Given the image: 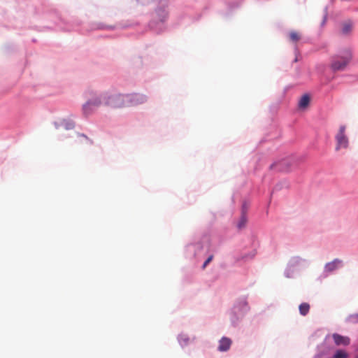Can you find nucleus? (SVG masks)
Instances as JSON below:
<instances>
[{"instance_id": "obj_14", "label": "nucleus", "mask_w": 358, "mask_h": 358, "mask_svg": "<svg viewBox=\"0 0 358 358\" xmlns=\"http://www.w3.org/2000/svg\"><path fill=\"white\" fill-rule=\"evenodd\" d=\"M294 270H295V266L294 265H290L287 271V273H286L287 277L291 278L292 275L290 274V273L294 272Z\"/></svg>"}, {"instance_id": "obj_8", "label": "nucleus", "mask_w": 358, "mask_h": 358, "mask_svg": "<svg viewBox=\"0 0 358 358\" xmlns=\"http://www.w3.org/2000/svg\"><path fill=\"white\" fill-rule=\"evenodd\" d=\"M310 98L308 94H303L299 99L298 106L299 109H306L310 103Z\"/></svg>"}, {"instance_id": "obj_15", "label": "nucleus", "mask_w": 358, "mask_h": 358, "mask_svg": "<svg viewBox=\"0 0 358 358\" xmlns=\"http://www.w3.org/2000/svg\"><path fill=\"white\" fill-rule=\"evenodd\" d=\"M245 223H246V219H245V217H242V218H241V221H240V222H239V223L238 224V227L239 229H241V228L245 226Z\"/></svg>"}, {"instance_id": "obj_11", "label": "nucleus", "mask_w": 358, "mask_h": 358, "mask_svg": "<svg viewBox=\"0 0 358 358\" xmlns=\"http://www.w3.org/2000/svg\"><path fill=\"white\" fill-rule=\"evenodd\" d=\"M289 39L293 43H297L301 39V34L295 31H292L289 34Z\"/></svg>"}, {"instance_id": "obj_7", "label": "nucleus", "mask_w": 358, "mask_h": 358, "mask_svg": "<svg viewBox=\"0 0 358 358\" xmlns=\"http://www.w3.org/2000/svg\"><path fill=\"white\" fill-rule=\"evenodd\" d=\"M231 345V339L227 337H223L219 342L218 350L221 352L227 351L230 348Z\"/></svg>"}, {"instance_id": "obj_16", "label": "nucleus", "mask_w": 358, "mask_h": 358, "mask_svg": "<svg viewBox=\"0 0 358 358\" xmlns=\"http://www.w3.org/2000/svg\"><path fill=\"white\" fill-rule=\"evenodd\" d=\"M213 255L209 256L208 258L203 263L202 268L204 269L207 266V265L213 260Z\"/></svg>"}, {"instance_id": "obj_9", "label": "nucleus", "mask_w": 358, "mask_h": 358, "mask_svg": "<svg viewBox=\"0 0 358 358\" xmlns=\"http://www.w3.org/2000/svg\"><path fill=\"white\" fill-rule=\"evenodd\" d=\"M76 143L78 145H91L92 141L85 135L78 134V138L76 140Z\"/></svg>"}, {"instance_id": "obj_10", "label": "nucleus", "mask_w": 358, "mask_h": 358, "mask_svg": "<svg viewBox=\"0 0 358 358\" xmlns=\"http://www.w3.org/2000/svg\"><path fill=\"white\" fill-rule=\"evenodd\" d=\"M272 166L280 171H286L289 169V164L287 160H282L280 162L275 163Z\"/></svg>"}, {"instance_id": "obj_5", "label": "nucleus", "mask_w": 358, "mask_h": 358, "mask_svg": "<svg viewBox=\"0 0 358 358\" xmlns=\"http://www.w3.org/2000/svg\"><path fill=\"white\" fill-rule=\"evenodd\" d=\"M332 338L335 344L338 346H347L350 343V339L348 336H344L338 334H333Z\"/></svg>"}, {"instance_id": "obj_4", "label": "nucleus", "mask_w": 358, "mask_h": 358, "mask_svg": "<svg viewBox=\"0 0 358 358\" xmlns=\"http://www.w3.org/2000/svg\"><path fill=\"white\" fill-rule=\"evenodd\" d=\"M345 126L342 125L339 128V131L336 136L337 142L336 150L340 148H346L348 145V138L345 134Z\"/></svg>"}, {"instance_id": "obj_17", "label": "nucleus", "mask_w": 358, "mask_h": 358, "mask_svg": "<svg viewBox=\"0 0 358 358\" xmlns=\"http://www.w3.org/2000/svg\"><path fill=\"white\" fill-rule=\"evenodd\" d=\"M357 358H358V357H357Z\"/></svg>"}, {"instance_id": "obj_12", "label": "nucleus", "mask_w": 358, "mask_h": 358, "mask_svg": "<svg viewBox=\"0 0 358 358\" xmlns=\"http://www.w3.org/2000/svg\"><path fill=\"white\" fill-rule=\"evenodd\" d=\"M309 309H310V306L307 303H302L299 306V311L302 315H306L308 313Z\"/></svg>"}, {"instance_id": "obj_6", "label": "nucleus", "mask_w": 358, "mask_h": 358, "mask_svg": "<svg viewBox=\"0 0 358 358\" xmlns=\"http://www.w3.org/2000/svg\"><path fill=\"white\" fill-rule=\"evenodd\" d=\"M343 265V262L341 259H335L331 262H329L325 264L324 271L326 273H331L334 271L341 268Z\"/></svg>"}, {"instance_id": "obj_13", "label": "nucleus", "mask_w": 358, "mask_h": 358, "mask_svg": "<svg viewBox=\"0 0 358 358\" xmlns=\"http://www.w3.org/2000/svg\"><path fill=\"white\" fill-rule=\"evenodd\" d=\"M352 29L350 24H345L343 27V33L348 34Z\"/></svg>"}, {"instance_id": "obj_1", "label": "nucleus", "mask_w": 358, "mask_h": 358, "mask_svg": "<svg viewBox=\"0 0 358 358\" xmlns=\"http://www.w3.org/2000/svg\"><path fill=\"white\" fill-rule=\"evenodd\" d=\"M104 106L110 108H122L128 107L127 94H112L105 92L99 96L89 100L83 105V112L87 115L92 111L93 107Z\"/></svg>"}, {"instance_id": "obj_2", "label": "nucleus", "mask_w": 358, "mask_h": 358, "mask_svg": "<svg viewBox=\"0 0 358 358\" xmlns=\"http://www.w3.org/2000/svg\"><path fill=\"white\" fill-rule=\"evenodd\" d=\"M351 59L350 50L345 49L331 57L330 67L333 71H343Z\"/></svg>"}, {"instance_id": "obj_3", "label": "nucleus", "mask_w": 358, "mask_h": 358, "mask_svg": "<svg viewBox=\"0 0 358 358\" xmlns=\"http://www.w3.org/2000/svg\"><path fill=\"white\" fill-rule=\"evenodd\" d=\"M128 107L138 106L148 101V96L141 93L127 94Z\"/></svg>"}]
</instances>
